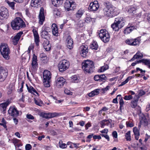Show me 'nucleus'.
<instances>
[{
	"label": "nucleus",
	"instance_id": "obj_1",
	"mask_svg": "<svg viewBox=\"0 0 150 150\" xmlns=\"http://www.w3.org/2000/svg\"><path fill=\"white\" fill-rule=\"evenodd\" d=\"M103 13L105 16L109 18L118 15L120 13L119 10L110 3L104 2Z\"/></svg>",
	"mask_w": 150,
	"mask_h": 150
},
{
	"label": "nucleus",
	"instance_id": "obj_2",
	"mask_svg": "<svg viewBox=\"0 0 150 150\" xmlns=\"http://www.w3.org/2000/svg\"><path fill=\"white\" fill-rule=\"evenodd\" d=\"M11 26L13 30H17L24 28L26 26L25 22L21 18L17 17L12 21Z\"/></svg>",
	"mask_w": 150,
	"mask_h": 150
},
{
	"label": "nucleus",
	"instance_id": "obj_3",
	"mask_svg": "<svg viewBox=\"0 0 150 150\" xmlns=\"http://www.w3.org/2000/svg\"><path fill=\"white\" fill-rule=\"evenodd\" d=\"M82 68L83 70L86 72L92 73L94 69L93 62L88 60H84L82 63Z\"/></svg>",
	"mask_w": 150,
	"mask_h": 150
},
{
	"label": "nucleus",
	"instance_id": "obj_4",
	"mask_svg": "<svg viewBox=\"0 0 150 150\" xmlns=\"http://www.w3.org/2000/svg\"><path fill=\"white\" fill-rule=\"evenodd\" d=\"M125 22V20L123 18H115L114 23L111 25V27L114 30L118 31L124 25Z\"/></svg>",
	"mask_w": 150,
	"mask_h": 150
},
{
	"label": "nucleus",
	"instance_id": "obj_5",
	"mask_svg": "<svg viewBox=\"0 0 150 150\" xmlns=\"http://www.w3.org/2000/svg\"><path fill=\"white\" fill-rule=\"evenodd\" d=\"M0 52L3 57L6 59H8L10 50L8 45L6 43H1L0 45Z\"/></svg>",
	"mask_w": 150,
	"mask_h": 150
},
{
	"label": "nucleus",
	"instance_id": "obj_6",
	"mask_svg": "<svg viewBox=\"0 0 150 150\" xmlns=\"http://www.w3.org/2000/svg\"><path fill=\"white\" fill-rule=\"evenodd\" d=\"M99 37L104 42H108L110 40V36L108 32L105 30H101L98 33Z\"/></svg>",
	"mask_w": 150,
	"mask_h": 150
},
{
	"label": "nucleus",
	"instance_id": "obj_7",
	"mask_svg": "<svg viewBox=\"0 0 150 150\" xmlns=\"http://www.w3.org/2000/svg\"><path fill=\"white\" fill-rule=\"evenodd\" d=\"M69 65V63L68 61L64 59L59 62L58 67L59 71L63 72L68 68Z\"/></svg>",
	"mask_w": 150,
	"mask_h": 150
},
{
	"label": "nucleus",
	"instance_id": "obj_8",
	"mask_svg": "<svg viewBox=\"0 0 150 150\" xmlns=\"http://www.w3.org/2000/svg\"><path fill=\"white\" fill-rule=\"evenodd\" d=\"M9 16L8 9L5 7H0V19L3 20L7 19Z\"/></svg>",
	"mask_w": 150,
	"mask_h": 150
},
{
	"label": "nucleus",
	"instance_id": "obj_9",
	"mask_svg": "<svg viewBox=\"0 0 150 150\" xmlns=\"http://www.w3.org/2000/svg\"><path fill=\"white\" fill-rule=\"evenodd\" d=\"M141 41L140 38L139 37L135 38H130L126 40V43L128 45L132 46L139 45Z\"/></svg>",
	"mask_w": 150,
	"mask_h": 150
},
{
	"label": "nucleus",
	"instance_id": "obj_10",
	"mask_svg": "<svg viewBox=\"0 0 150 150\" xmlns=\"http://www.w3.org/2000/svg\"><path fill=\"white\" fill-rule=\"evenodd\" d=\"M74 3L75 2H73L71 0H67L64 3V7L67 11L73 10L74 8V6H72L75 5Z\"/></svg>",
	"mask_w": 150,
	"mask_h": 150
},
{
	"label": "nucleus",
	"instance_id": "obj_11",
	"mask_svg": "<svg viewBox=\"0 0 150 150\" xmlns=\"http://www.w3.org/2000/svg\"><path fill=\"white\" fill-rule=\"evenodd\" d=\"M8 114L13 117H16L19 115V113L16 108L11 107L8 110Z\"/></svg>",
	"mask_w": 150,
	"mask_h": 150
},
{
	"label": "nucleus",
	"instance_id": "obj_12",
	"mask_svg": "<svg viewBox=\"0 0 150 150\" xmlns=\"http://www.w3.org/2000/svg\"><path fill=\"white\" fill-rule=\"evenodd\" d=\"M99 7V6L97 1H94L91 3L89 5V9L92 11H97Z\"/></svg>",
	"mask_w": 150,
	"mask_h": 150
},
{
	"label": "nucleus",
	"instance_id": "obj_13",
	"mask_svg": "<svg viewBox=\"0 0 150 150\" xmlns=\"http://www.w3.org/2000/svg\"><path fill=\"white\" fill-rule=\"evenodd\" d=\"M66 41L67 48L70 50L72 49L73 47L74 42L71 36L68 35L67 36Z\"/></svg>",
	"mask_w": 150,
	"mask_h": 150
},
{
	"label": "nucleus",
	"instance_id": "obj_14",
	"mask_svg": "<svg viewBox=\"0 0 150 150\" xmlns=\"http://www.w3.org/2000/svg\"><path fill=\"white\" fill-rule=\"evenodd\" d=\"M44 9L42 7L40 8L39 15V23L40 25H42L45 20V16L44 14Z\"/></svg>",
	"mask_w": 150,
	"mask_h": 150
},
{
	"label": "nucleus",
	"instance_id": "obj_15",
	"mask_svg": "<svg viewBox=\"0 0 150 150\" xmlns=\"http://www.w3.org/2000/svg\"><path fill=\"white\" fill-rule=\"evenodd\" d=\"M65 81V79L63 77L58 78L56 81V86L58 88L62 87L64 85Z\"/></svg>",
	"mask_w": 150,
	"mask_h": 150
},
{
	"label": "nucleus",
	"instance_id": "obj_16",
	"mask_svg": "<svg viewBox=\"0 0 150 150\" xmlns=\"http://www.w3.org/2000/svg\"><path fill=\"white\" fill-rule=\"evenodd\" d=\"M43 80L45 81L50 80L51 77V74L50 72L47 70H45L43 73Z\"/></svg>",
	"mask_w": 150,
	"mask_h": 150
},
{
	"label": "nucleus",
	"instance_id": "obj_17",
	"mask_svg": "<svg viewBox=\"0 0 150 150\" xmlns=\"http://www.w3.org/2000/svg\"><path fill=\"white\" fill-rule=\"evenodd\" d=\"M23 34V32L20 31L14 37L12 42L14 45H17L18 42L21 35Z\"/></svg>",
	"mask_w": 150,
	"mask_h": 150
},
{
	"label": "nucleus",
	"instance_id": "obj_18",
	"mask_svg": "<svg viewBox=\"0 0 150 150\" xmlns=\"http://www.w3.org/2000/svg\"><path fill=\"white\" fill-rule=\"evenodd\" d=\"M81 50L80 52L81 56L85 57L87 56V54L88 53V47L87 45H82L81 47Z\"/></svg>",
	"mask_w": 150,
	"mask_h": 150
},
{
	"label": "nucleus",
	"instance_id": "obj_19",
	"mask_svg": "<svg viewBox=\"0 0 150 150\" xmlns=\"http://www.w3.org/2000/svg\"><path fill=\"white\" fill-rule=\"evenodd\" d=\"M37 61V57L34 54L32 58V62L31 64L32 67V69L33 70H36L38 68V64Z\"/></svg>",
	"mask_w": 150,
	"mask_h": 150
},
{
	"label": "nucleus",
	"instance_id": "obj_20",
	"mask_svg": "<svg viewBox=\"0 0 150 150\" xmlns=\"http://www.w3.org/2000/svg\"><path fill=\"white\" fill-rule=\"evenodd\" d=\"M34 37L35 41V42L36 45L38 46L39 45L40 42L39 37L37 31L34 29L33 30Z\"/></svg>",
	"mask_w": 150,
	"mask_h": 150
},
{
	"label": "nucleus",
	"instance_id": "obj_21",
	"mask_svg": "<svg viewBox=\"0 0 150 150\" xmlns=\"http://www.w3.org/2000/svg\"><path fill=\"white\" fill-rule=\"evenodd\" d=\"M139 100V96H135L134 99L131 103V107L134 108H135L137 106V103Z\"/></svg>",
	"mask_w": 150,
	"mask_h": 150
},
{
	"label": "nucleus",
	"instance_id": "obj_22",
	"mask_svg": "<svg viewBox=\"0 0 150 150\" xmlns=\"http://www.w3.org/2000/svg\"><path fill=\"white\" fill-rule=\"evenodd\" d=\"M53 34L55 36H57L58 34V28L56 24L53 23L52 26Z\"/></svg>",
	"mask_w": 150,
	"mask_h": 150
},
{
	"label": "nucleus",
	"instance_id": "obj_23",
	"mask_svg": "<svg viewBox=\"0 0 150 150\" xmlns=\"http://www.w3.org/2000/svg\"><path fill=\"white\" fill-rule=\"evenodd\" d=\"M10 103V100H8L6 102L0 104V108L4 111H5L6 110L7 107Z\"/></svg>",
	"mask_w": 150,
	"mask_h": 150
},
{
	"label": "nucleus",
	"instance_id": "obj_24",
	"mask_svg": "<svg viewBox=\"0 0 150 150\" xmlns=\"http://www.w3.org/2000/svg\"><path fill=\"white\" fill-rule=\"evenodd\" d=\"M44 48L46 51H48L51 49V45L49 41H45L43 44Z\"/></svg>",
	"mask_w": 150,
	"mask_h": 150
},
{
	"label": "nucleus",
	"instance_id": "obj_25",
	"mask_svg": "<svg viewBox=\"0 0 150 150\" xmlns=\"http://www.w3.org/2000/svg\"><path fill=\"white\" fill-rule=\"evenodd\" d=\"M7 73L5 71L0 68V79H2L4 80L6 77Z\"/></svg>",
	"mask_w": 150,
	"mask_h": 150
},
{
	"label": "nucleus",
	"instance_id": "obj_26",
	"mask_svg": "<svg viewBox=\"0 0 150 150\" xmlns=\"http://www.w3.org/2000/svg\"><path fill=\"white\" fill-rule=\"evenodd\" d=\"M133 131L135 136V139L137 140H138L140 135L139 130L138 129L137 127H135L133 128Z\"/></svg>",
	"mask_w": 150,
	"mask_h": 150
},
{
	"label": "nucleus",
	"instance_id": "obj_27",
	"mask_svg": "<svg viewBox=\"0 0 150 150\" xmlns=\"http://www.w3.org/2000/svg\"><path fill=\"white\" fill-rule=\"evenodd\" d=\"M52 4L55 6H59L63 3V0H52Z\"/></svg>",
	"mask_w": 150,
	"mask_h": 150
},
{
	"label": "nucleus",
	"instance_id": "obj_28",
	"mask_svg": "<svg viewBox=\"0 0 150 150\" xmlns=\"http://www.w3.org/2000/svg\"><path fill=\"white\" fill-rule=\"evenodd\" d=\"M84 12V11L82 8H81L79 10L76 14V17L78 18H80L82 16Z\"/></svg>",
	"mask_w": 150,
	"mask_h": 150
},
{
	"label": "nucleus",
	"instance_id": "obj_29",
	"mask_svg": "<svg viewBox=\"0 0 150 150\" xmlns=\"http://www.w3.org/2000/svg\"><path fill=\"white\" fill-rule=\"evenodd\" d=\"M134 29H135V27L134 26L127 27L124 30V33L125 34H129Z\"/></svg>",
	"mask_w": 150,
	"mask_h": 150
},
{
	"label": "nucleus",
	"instance_id": "obj_30",
	"mask_svg": "<svg viewBox=\"0 0 150 150\" xmlns=\"http://www.w3.org/2000/svg\"><path fill=\"white\" fill-rule=\"evenodd\" d=\"M110 124V123L108 120H104L100 122V127L103 128L105 126H108Z\"/></svg>",
	"mask_w": 150,
	"mask_h": 150
},
{
	"label": "nucleus",
	"instance_id": "obj_31",
	"mask_svg": "<svg viewBox=\"0 0 150 150\" xmlns=\"http://www.w3.org/2000/svg\"><path fill=\"white\" fill-rule=\"evenodd\" d=\"M136 9L133 7H129L128 9L127 12L131 16H133L135 13Z\"/></svg>",
	"mask_w": 150,
	"mask_h": 150
},
{
	"label": "nucleus",
	"instance_id": "obj_32",
	"mask_svg": "<svg viewBox=\"0 0 150 150\" xmlns=\"http://www.w3.org/2000/svg\"><path fill=\"white\" fill-rule=\"evenodd\" d=\"M100 89H96L88 93V95L90 97H92L95 95H97L99 93Z\"/></svg>",
	"mask_w": 150,
	"mask_h": 150
},
{
	"label": "nucleus",
	"instance_id": "obj_33",
	"mask_svg": "<svg viewBox=\"0 0 150 150\" xmlns=\"http://www.w3.org/2000/svg\"><path fill=\"white\" fill-rule=\"evenodd\" d=\"M117 97H119V99L120 100L119 104L120 105V110L122 109V108L123 107L124 104V102L123 99L122 97H121V95H119L117 96Z\"/></svg>",
	"mask_w": 150,
	"mask_h": 150
},
{
	"label": "nucleus",
	"instance_id": "obj_34",
	"mask_svg": "<svg viewBox=\"0 0 150 150\" xmlns=\"http://www.w3.org/2000/svg\"><path fill=\"white\" fill-rule=\"evenodd\" d=\"M98 46L96 42L93 41L90 45V48L92 50H97Z\"/></svg>",
	"mask_w": 150,
	"mask_h": 150
},
{
	"label": "nucleus",
	"instance_id": "obj_35",
	"mask_svg": "<svg viewBox=\"0 0 150 150\" xmlns=\"http://www.w3.org/2000/svg\"><path fill=\"white\" fill-rule=\"evenodd\" d=\"M42 37L45 39H46L48 37V32L45 29L43 30L41 33Z\"/></svg>",
	"mask_w": 150,
	"mask_h": 150
},
{
	"label": "nucleus",
	"instance_id": "obj_36",
	"mask_svg": "<svg viewBox=\"0 0 150 150\" xmlns=\"http://www.w3.org/2000/svg\"><path fill=\"white\" fill-rule=\"evenodd\" d=\"M140 120V122L141 124L144 123L146 125H147V121L144 115H142L140 116L139 117Z\"/></svg>",
	"mask_w": 150,
	"mask_h": 150
},
{
	"label": "nucleus",
	"instance_id": "obj_37",
	"mask_svg": "<svg viewBox=\"0 0 150 150\" xmlns=\"http://www.w3.org/2000/svg\"><path fill=\"white\" fill-rule=\"evenodd\" d=\"M143 57L142 54L139 52H137L134 55L133 57L131 59V60L133 61L135 59H141Z\"/></svg>",
	"mask_w": 150,
	"mask_h": 150
},
{
	"label": "nucleus",
	"instance_id": "obj_38",
	"mask_svg": "<svg viewBox=\"0 0 150 150\" xmlns=\"http://www.w3.org/2000/svg\"><path fill=\"white\" fill-rule=\"evenodd\" d=\"M92 19L90 14H86V16L84 19L85 21L87 23H89L92 21Z\"/></svg>",
	"mask_w": 150,
	"mask_h": 150
},
{
	"label": "nucleus",
	"instance_id": "obj_39",
	"mask_svg": "<svg viewBox=\"0 0 150 150\" xmlns=\"http://www.w3.org/2000/svg\"><path fill=\"white\" fill-rule=\"evenodd\" d=\"M109 66L107 64L104 65V66L101 67L100 69H98V72H102L108 69Z\"/></svg>",
	"mask_w": 150,
	"mask_h": 150
},
{
	"label": "nucleus",
	"instance_id": "obj_40",
	"mask_svg": "<svg viewBox=\"0 0 150 150\" xmlns=\"http://www.w3.org/2000/svg\"><path fill=\"white\" fill-rule=\"evenodd\" d=\"M60 115V114L59 113L54 112L49 113V118H50L59 116Z\"/></svg>",
	"mask_w": 150,
	"mask_h": 150
},
{
	"label": "nucleus",
	"instance_id": "obj_41",
	"mask_svg": "<svg viewBox=\"0 0 150 150\" xmlns=\"http://www.w3.org/2000/svg\"><path fill=\"white\" fill-rule=\"evenodd\" d=\"M39 2V0H31L30 5L33 7H36L38 6Z\"/></svg>",
	"mask_w": 150,
	"mask_h": 150
},
{
	"label": "nucleus",
	"instance_id": "obj_42",
	"mask_svg": "<svg viewBox=\"0 0 150 150\" xmlns=\"http://www.w3.org/2000/svg\"><path fill=\"white\" fill-rule=\"evenodd\" d=\"M34 102L35 104L39 106H42L43 103L42 101L40 99H36V98H34Z\"/></svg>",
	"mask_w": 150,
	"mask_h": 150
},
{
	"label": "nucleus",
	"instance_id": "obj_43",
	"mask_svg": "<svg viewBox=\"0 0 150 150\" xmlns=\"http://www.w3.org/2000/svg\"><path fill=\"white\" fill-rule=\"evenodd\" d=\"M71 81L72 82L77 83L79 81V79L76 75H75L71 77Z\"/></svg>",
	"mask_w": 150,
	"mask_h": 150
},
{
	"label": "nucleus",
	"instance_id": "obj_44",
	"mask_svg": "<svg viewBox=\"0 0 150 150\" xmlns=\"http://www.w3.org/2000/svg\"><path fill=\"white\" fill-rule=\"evenodd\" d=\"M125 138L127 141H130L131 140V137L130 135V131H128L125 134Z\"/></svg>",
	"mask_w": 150,
	"mask_h": 150
},
{
	"label": "nucleus",
	"instance_id": "obj_45",
	"mask_svg": "<svg viewBox=\"0 0 150 150\" xmlns=\"http://www.w3.org/2000/svg\"><path fill=\"white\" fill-rule=\"evenodd\" d=\"M5 1L8 4L9 6L11 7V8L13 9H14L15 4V3L14 2H10L8 0H6Z\"/></svg>",
	"mask_w": 150,
	"mask_h": 150
},
{
	"label": "nucleus",
	"instance_id": "obj_46",
	"mask_svg": "<svg viewBox=\"0 0 150 150\" xmlns=\"http://www.w3.org/2000/svg\"><path fill=\"white\" fill-rule=\"evenodd\" d=\"M28 91L29 92L32 93L34 94L35 93L37 94L38 96H39V94L38 93L32 86H30L29 87V91Z\"/></svg>",
	"mask_w": 150,
	"mask_h": 150
},
{
	"label": "nucleus",
	"instance_id": "obj_47",
	"mask_svg": "<svg viewBox=\"0 0 150 150\" xmlns=\"http://www.w3.org/2000/svg\"><path fill=\"white\" fill-rule=\"evenodd\" d=\"M143 63L145 65L148 66L149 68H150V61L149 60L143 59Z\"/></svg>",
	"mask_w": 150,
	"mask_h": 150
},
{
	"label": "nucleus",
	"instance_id": "obj_48",
	"mask_svg": "<svg viewBox=\"0 0 150 150\" xmlns=\"http://www.w3.org/2000/svg\"><path fill=\"white\" fill-rule=\"evenodd\" d=\"M49 113H44L42 112L40 113V116L46 119H48L49 118Z\"/></svg>",
	"mask_w": 150,
	"mask_h": 150
},
{
	"label": "nucleus",
	"instance_id": "obj_49",
	"mask_svg": "<svg viewBox=\"0 0 150 150\" xmlns=\"http://www.w3.org/2000/svg\"><path fill=\"white\" fill-rule=\"evenodd\" d=\"M13 143L14 144L15 147L16 146L17 144L21 142L20 140L17 139H13L12 140Z\"/></svg>",
	"mask_w": 150,
	"mask_h": 150
},
{
	"label": "nucleus",
	"instance_id": "obj_50",
	"mask_svg": "<svg viewBox=\"0 0 150 150\" xmlns=\"http://www.w3.org/2000/svg\"><path fill=\"white\" fill-rule=\"evenodd\" d=\"M50 80L45 81L44 80H43V84L45 87H48L50 86Z\"/></svg>",
	"mask_w": 150,
	"mask_h": 150
},
{
	"label": "nucleus",
	"instance_id": "obj_51",
	"mask_svg": "<svg viewBox=\"0 0 150 150\" xmlns=\"http://www.w3.org/2000/svg\"><path fill=\"white\" fill-rule=\"evenodd\" d=\"M145 94V92L142 90H140L139 91V94L138 95H135V96H139V98L140 96H141Z\"/></svg>",
	"mask_w": 150,
	"mask_h": 150
},
{
	"label": "nucleus",
	"instance_id": "obj_52",
	"mask_svg": "<svg viewBox=\"0 0 150 150\" xmlns=\"http://www.w3.org/2000/svg\"><path fill=\"white\" fill-rule=\"evenodd\" d=\"M133 97L131 95H126L124 97V99L126 100H129L132 99Z\"/></svg>",
	"mask_w": 150,
	"mask_h": 150
},
{
	"label": "nucleus",
	"instance_id": "obj_53",
	"mask_svg": "<svg viewBox=\"0 0 150 150\" xmlns=\"http://www.w3.org/2000/svg\"><path fill=\"white\" fill-rule=\"evenodd\" d=\"M100 82L103 80H105L106 79V77L104 74L100 75Z\"/></svg>",
	"mask_w": 150,
	"mask_h": 150
},
{
	"label": "nucleus",
	"instance_id": "obj_54",
	"mask_svg": "<svg viewBox=\"0 0 150 150\" xmlns=\"http://www.w3.org/2000/svg\"><path fill=\"white\" fill-rule=\"evenodd\" d=\"M62 141H60L59 142V145H59V147L60 148H62V149H64V148H66L67 147V145L63 143V144H62L60 145V143H62Z\"/></svg>",
	"mask_w": 150,
	"mask_h": 150
},
{
	"label": "nucleus",
	"instance_id": "obj_55",
	"mask_svg": "<svg viewBox=\"0 0 150 150\" xmlns=\"http://www.w3.org/2000/svg\"><path fill=\"white\" fill-rule=\"evenodd\" d=\"M126 124L127 127H132L134 126V124L132 122H129L128 121H127L126 122Z\"/></svg>",
	"mask_w": 150,
	"mask_h": 150
},
{
	"label": "nucleus",
	"instance_id": "obj_56",
	"mask_svg": "<svg viewBox=\"0 0 150 150\" xmlns=\"http://www.w3.org/2000/svg\"><path fill=\"white\" fill-rule=\"evenodd\" d=\"M64 93L68 95H72V93L69 90L65 89L64 90Z\"/></svg>",
	"mask_w": 150,
	"mask_h": 150
},
{
	"label": "nucleus",
	"instance_id": "obj_57",
	"mask_svg": "<svg viewBox=\"0 0 150 150\" xmlns=\"http://www.w3.org/2000/svg\"><path fill=\"white\" fill-rule=\"evenodd\" d=\"M100 135L102 137H105L108 141H109L110 140V138L108 135L106 134H100Z\"/></svg>",
	"mask_w": 150,
	"mask_h": 150
},
{
	"label": "nucleus",
	"instance_id": "obj_58",
	"mask_svg": "<svg viewBox=\"0 0 150 150\" xmlns=\"http://www.w3.org/2000/svg\"><path fill=\"white\" fill-rule=\"evenodd\" d=\"M100 75H95L94 77V79L96 81H99L100 82Z\"/></svg>",
	"mask_w": 150,
	"mask_h": 150
},
{
	"label": "nucleus",
	"instance_id": "obj_59",
	"mask_svg": "<svg viewBox=\"0 0 150 150\" xmlns=\"http://www.w3.org/2000/svg\"><path fill=\"white\" fill-rule=\"evenodd\" d=\"M110 87L108 86H107L105 88L102 89L101 91L103 93H105L106 91H107L109 89Z\"/></svg>",
	"mask_w": 150,
	"mask_h": 150
},
{
	"label": "nucleus",
	"instance_id": "obj_60",
	"mask_svg": "<svg viewBox=\"0 0 150 150\" xmlns=\"http://www.w3.org/2000/svg\"><path fill=\"white\" fill-rule=\"evenodd\" d=\"M26 150H30L32 148V146L29 144H27L25 146Z\"/></svg>",
	"mask_w": 150,
	"mask_h": 150
},
{
	"label": "nucleus",
	"instance_id": "obj_61",
	"mask_svg": "<svg viewBox=\"0 0 150 150\" xmlns=\"http://www.w3.org/2000/svg\"><path fill=\"white\" fill-rule=\"evenodd\" d=\"M93 138L95 140L96 139H101V137L100 135H93Z\"/></svg>",
	"mask_w": 150,
	"mask_h": 150
},
{
	"label": "nucleus",
	"instance_id": "obj_62",
	"mask_svg": "<svg viewBox=\"0 0 150 150\" xmlns=\"http://www.w3.org/2000/svg\"><path fill=\"white\" fill-rule=\"evenodd\" d=\"M41 60L44 63H47L48 60V58L47 57H45V58H42Z\"/></svg>",
	"mask_w": 150,
	"mask_h": 150
},
{
	"label": "nucleus",
	"instance_id": "obj_63",
	"mask_svg": "<svg viewBox=\"0 0 150 150\" xmlns=\"http://www.w3.org/2000/svg\"><path fill=\"white\" fill-rule=\"evenodd\" d=\"M26 117L27 118L30 120H33L34 118V117L31 114H27Z\"/></svg>",
	"mask_w": 150,
	"mask_h": 150
},
{
	"label": "nucleus",
	"instance_id": "obj_64",
	"mask_svg": "<svg viewBox=\"0 0 150 150\" xmlns=\"http://www.w3.org/2000/svg\"><path fill=\"white\" fill-rule=\"evenodd\" d=\"M112 135L113 137L115 138H117V133L116 131H114L112 133Z\"/></svg>",
	"mask_w": 150,
	"mask_h": 150
}]
</instances>
